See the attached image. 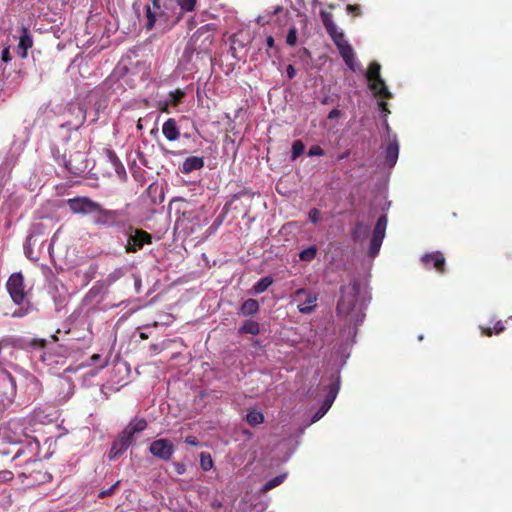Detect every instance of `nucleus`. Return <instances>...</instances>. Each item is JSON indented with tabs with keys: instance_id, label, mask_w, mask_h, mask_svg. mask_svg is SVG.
Masks as SVG:
<instances>
[{
	"instance_id": "1",
	"label": "nucleus",
	"mask_w": 512,
	"mask_h": 512,
	"mask_svg": "<svg viewBox=\"0 0 512 512\" xmlns=\"http://www.w3.org/2000/svg\"><path fill=\"white\" fill-rule=\"evenodd\" d=\"M46 347V340L33 338L30 340L22 338L6 337L0 340V364L10 361L9 356L13 355V349L43 350Z\"/></svg>"
},
{
	"instance_id": "2",
	"label": "nucleus",
	"mask_w": 512,
	"mask_h": 512,
	"mask_svg": "<svg viewBox=\"0 0 512 512\" xmlns=\"http://www.w3.org/2000/svg\"><path fill=\"white\" fill-rule=\"evenodd\" d=\"M147 421L144 418L132 420L113 441L112 447H115L119 453L125 452L129 446L134 444V436L143 432L147 428Z\"/></svg>"
},
{
	"instance_id": "3",
	"label": "nucleus",
	"mask_w": 512,
	"mask_h": 512,
	"mask_svg": "<svg viewBox=\"0 0 512 512\" xmlns=\"http://www.w3.org/2000/svg\"><path fill=\"white\" fill-rule=\"evenodd\" d=\"M360 292V283L351 281L341 287V297L337 303L336 311L339 316H348L354 310Z\"/></svg>"
},
{
	"instance_id": "4",
	"label": "nucleus",
	"mask_w": 512,
	"mask_h": 512,
	"mask_svg": "<svg viewBox=\"0 0 512 512\" xmlns=\"http://www.w3.org/2000/svg\"><path fill=\"white\" fill-rule=\"evenodd\" d=\"M381 66L378 62L373 61L369 64L366 72V79L368 81V87L373 92L375 97L390 99L392 93L386 86L384 79L380 74Z\"/></svg>"
},
{
	"instance_id": "5",
	"label": "nucleus",
	"mask_w": 512,
	"mask_h": 512,
	"mask_svg": "<svg viewBox=\"0 0 512 512\" xmlns=\"http://www.w3.org/2000/svg\"><path fill=\"white\" fill-rule=\"evenodd\" d=\"M213 30L212 24H205L198 28L191 36L188 47L198 54L209 52L214 40Z\"/></svg>"
},
{
	"instance_id": "6",
	"label": "nucleus",
	"mask_w": 512,
	"mask_h": 512,
	"mask_svg": "<svg viewBox=\"0 0 512 512\" xmlns=\"http://www.w3.org/2000/svg\"><path fill=\"white\" fill-rule=\"evenodd\" d=\"M152 243V235L148 232L129 226L127 229V243L125 251L127 253H135L141 250L145 244Z\"/></svg>"
},
{
	"instance_id": "7",
	"label": "nucleus",
	"mask_w": 512,
	"mask_h": 512,
	"mask_svg": "<svg viewBox=\"0 0 512 512\" xmlns=\"http://www.w3.org/2000/svg\"><path fill=\"white\" fill-rule=\"evenodd\" d=\"M6 288L16 305H22L26 302L27 292L25 290L24 276L21 272H15L10 275Z\"/></svg>"
},
{
	"instance_id": "8",
	"label": "nucleus",
	"mask_w": 512,
	"mask_h": 512,
	"mask_svg": "<svg viewBox=\"0 0 512 512\" xmlns=\"http://www.w3.org/2000/svg\"><path fill=\"white\" fill-rule=\"evenodd\" d=\"M67 205L73 214H95L100 209V203L86 196H78L67 200Z\"/></svg>"
},
{
	"instance_id": "9",
	"label": "nucleus",
	"mask_w": 512,
	"mask_h": 512,
	"mask_svg": "<svg viewBox=\"0 0 512 512\" xmlns=\"http://www.w3.org/2000/svg\"><path fill=\"white\" fill-rule=\"evenodd\" d=\"M340 389V380L339 377L332 376L330 379V382L327 385V393L325 395V399L321 405V407L318 409V411L313 415L312 422H316L320 420L330 409L332 406L338 392Z\"/></svg>"
},
{
	"instance_id": "10",
	"label": "nucleus",
	"mask_w": 512,
	"mask_h": 512,
	"mask_svg": "<svg viewBox=\"0 0 512 512\" xmlns=\"http://www.w3.org/2000/svg\"><path fill=\"white\" fill-rule=\"evenodd\" d=\"M38 461L40 459V444L37 439H28L25 445H22L15 452L11 461Z\"/></svg>"
},
{
	"instance_id": "11",
	"label": "nucleus",
	"mask_w": 512,
	"mask_h": 512,
	"mask_svg": "<svg viewBox=\"0 0 512 512\" xmlns=\"http://www.w3.org/2000/svg\"><path fill=\"white\" fill-rule=\"evenodd\" d=\"M149 452L155 458L163 461H170L175 452V447L170 440L161 438L150 443Z\"/></svg>"
},
{
	"instance_id": "12",
	"label": "nucleus",
	"mask_w": 512,
	"mask_h": 512,
	"mask_svg": "<svg viewBox=\"0 0 512 512\" xmlns=\"http://www.w3.org/2000/svg\"><path fill=\"white\" fill-rule=\"evenodd\" d=\"M94 224L104 227H120L124 223L120 220L121 212L119 210L105 209L100 205V209L95 213Z\"/></svg>"
},
{
	"instance_id": "13",
	"label": "nucleus",
	"mask_w": 512,
	"mask_h": 512,
	"mask_svg": "<svg viewBox=\"0 0 512 512\" xmlns=\"http://www.w3.org/2000/svg\"><path fill=\"white\" fill-rule=\"evenodd\" d=\"M35 471L30 473V476L25 481L27 487H35L45 483H49L52 479V475L44 467L41 460L35 461Z\"/></svg>"
},
{
	"instance_id": "14",
	"label": "nucleus",
	"mask_w": 512,
	"mask_h": 512,
	"mask_svg": "<svg viewBox=\"0 0 512 512\" xmlns=\"http://www.w3.org/2000/svg\"><path fill=\"white\" fill-rule=\"evenodd\" d=\"M421 260L427 269L434 268L440 274L446 271L445 257L440 251L424 254Z\"/></svg>"
},
{
	"instance_id": "15",
	"label": "nucleus",
	"mask_w": 512,
	"mask_h": 512,
	"mask_svg": "<svg viewBox=\"0 0 512 512\" xmlns=\"http://www.w3.org/2000/svg\"><path fill=\"white\" fill-rule=\"evenodd\" d=\"M307 295L303 303L298 304V311L302 314H311L317 307L318 297L314 293L308 292L305 288H300L295 292V296Z\"/></svg>"
},
{
	"instance_id": "16",
	"label": "nucleus",
	"mask_w": 512,
	"mask_h": 512,
	"mask_svg": "<svg viewBox=\"0 0 512 512\" xmlns=\"http://www.w3.org/2000/svg\"><path fill=\"white\" fill-rule=\"evenodd\" d=\"M33 46V39L27 27L21 28V36L17 46V53L22 58H27L28 50Z\"/></svg>"
},
{
	"instance_id": "17",
	"label": "nucleus",
	"mask_w": 512,
	"mask_h": 512,
	"mask_svg": "<svg viewBox=\"0 0 512 512\" xmlns=\"http://www.w3.org/2000/svg\"><path fill=\"white\" fill-rule=\"evenodd\" d=\"M152 4H153L152 7L149 5L146 6L147 21H146L145 27L147 30H151L154 27L158 17L159 18L163 17V13L158 12L161 8L160 0H152Z\"/></svg>"
},
{
	"instance_id": "18",
	"label": "nucleus",
	"mask_w": 512,
	"mask_h": 512,
	"mask_svg": "<svg viewBox=\"0 0 512 512\" xmlns=\"http://www.w3.org/2000/svg\"><path fill=\"white\" fill-rule=\"evenodd\" d=\"M338 51L348 68L353 72L357 71L359 67L352 46L348 43L339 47Z\"/></svg>"
},
{
	"instance_id": "19",
	"label": "nucleus",
	"mask_w": 512,
	"mask_h": 512,
	"mask_svg": "<svg viewBox=\"0 0 512 512\" xmlns=\"http://www.w3.org/2000/svg\"><path fill=\"white\" fill-rule=\"evenodd\" d=\"M162 133L168 141H177L180 138V130L174 118L167 119L162 125Z\"/></svg>"
},
{
	"instance_id": "20",
	"label": "nucleus",
	"mask_w": 512,
	"mask_h": 512,
	"mask_svg": "<svg viewBox=\"0 0 512 512\" xmlns=\"http://www.w3.org/2000/svg\"><path fill=\"white\" fill-rule=\"evenodd\" d=\"M204 167V158L198 156H190L186 158L181 167L180 171L183 174H189L195 170L202 169Z\"/></svg>"
},
{
	"instance_id": "21",
	"label": "nucleus",
	"mask_w": 512,
	"mask_h": 512,
	"mask_svg": "<svg viewBox=\"0 0 512 512\" xmlns=\"http://www.w3.org/2000/svg\"><path fill=\"white\" fill-rule=\"evenodd\" d=\"M68 112L71 114H75L74 121H68V125L73 126L74 128L81 127L86 120V111L81 105H72L69 107Z\"/></svg>"
},
{
	"instance_id": "22",
	"label": "nucleus",
	"mask_w": 512,
	"mask_h": 512,
	"mask_svg": "<svg viewBox=\"0 0 512 512\" xmlns=\"http://www.w3.org/2000/svg\"><path fill=\"white\" fill-rule=\"evenodd\" d=\"M399 145L396 139L389 142L385 150V161L389 167H393L398 159Z\"/></svg>"
},
{
	"instance_id": "23",
	"label": "nucleus",
	"mask_w": 512,
	"mask_h": 512,
	"mask_svg": "<svg viewBox=\"0 0 512 512\" xmlns=\"http://www.w3.org/2000/svg\"><path fill=\"white\" fill-rule=\"evenodd\" d=\"M259 310V302L255 299L250 298L242 303V305L239 308V314L245 317L254 316L259 312Z\"/></svg>"
},
{
	"instance_id": "24",
	"label": "nucleus",
	"mask_w": 512,
	"mask_h": 512,
	"mask_svg": "<svg viewBox=\"0 0 512 512\" xmlns=\"http://www.w3.org/2000/svg\"><path fill=\"white\" fill-rule=\"evenodd\" d=\"M369 226L361 222H357L351 232V238L354 242H362L369 234Z\"/></svg>"
},
{
	"instance_id": "25",
	"label": "nucleus",
	"mask_w": 512,
	"mask_h": 512,
	"mask_svg": "<svg viewBox=\"0 0 512 512\" xmlns=\"http://www.w3.org/2000/svg\"><path fill=\"white\" fill-rule=\"evenodd\" d=\"M18 466L21 468V470L18 471V477L21 479L22 483H25L27 478L30 476V473H33L35 471L34 460L16 463L15 467Z\"/></svg>"
},
{
	"instance_id": "26",
	"label": "nucleus",
	"mask_w": 512,
	"mask_h": 512,
	"mask_svg": "<svg viewBox=\"0 0 512 512\" xmlns=\"http://www.w3.org/2000/svg\"><path fill=\"white\" fill-rule=\"evenodd\" d=\"M239 334L258 335L260 333V325L254 320H246L238 329Z\"/></svg>"
},
{
	"instance_id": "27",
	"label": "nucleus",
	"mask_w": 512,
	"mask_h": 512,
	"mask_svg": "<svg viewBox=\"0 0 512 512\" xmlns=\"http://www.w3.org/2000/svg\"><path fill=\"white\" fill-rule=\"evenodd\" d=\"M273 282L274 280L271 276H265L253 285L250 293L254 295L261 294L265 292L273 284Z\"/></svg>"
},
{
	"instance_id": "28",
	"label": "nucleus",
	"mask_w": 512,
	"mask_h": 512,
	"mask_svg": "<svg viewBox=\"0 0 512 512\" xmlns=\"http://www.w3.org/2000/svg\"><path fill=\"white\" fill-rule=\"evenodd\" d=\"M387 222L388 220L386 215L380 216L376 222L372 235L384 238Z\"/></svg>"
},
{
	"instance_id": "29",
	"label": "nucleus",
	"mask_w": 512,
	"mask_h": 512,
	"mask_svg": "<svg viewBox=\"0 0 512 512\" xmlns=\"http://www.w3.org/2000/svg\"><path fill=\"white\" fill-rule=\"evenodd\" d=\"M285 478H286V474H280V475H277V476L273 477L272 479L268 480L261 488V493H267L271 489L279 486L280 484L283 483Z\"/></svg>"
},
{
	"instance_id": "30",
	"label": "nucleus",
	"mask_w": 512,
	"mask_h": 512,
	"mask_svg": "<svg viewBox=\"0 0 512 512\" xmlns=\"http://www.w3.org/2000/svg\"><path fill=\"white\" fill-rule=\"evenodd\" d=\"M320 16H321V20H322L323 25H324V27H325V29H326L328 34L330 32H334V30L338 29L337 26L335 25L334 21H333L331 13L322 10L320 12Z\"/></svg>"
},
{
	"instance_id": "31",
	"label": "nucleus",
	"mask_w": 512,
	"mask_h": 512,
	"mask_svg": "<svg viewBox=\"0 0 512 512\" xmlns=\"http://www.w3.org/2000/svg\"><path fill=\"white\" fill-rule=\"evenodd\" d=\"M282 10L283 7L281 5L276 6L272 11H268L265 14L258 16L257 23L262 26L269 24L271 17L277 15Z\"/></svg>"
},
{
	"instance_id": "32",
	"label": "nucleus",
	"mask_w": 512,
	"mask_h": 512,
	"mask_svg": "<svg viewBox=\"0 0 512 512\" xmlns=\"http://www.w3.org/2000/svg\"><path fill=\"white\" fill-rule=\"evenodd\" d=\"M246 421L250 425L255 426L264 422V415L260 411L252 410L247 413Z\"/></svg>"
},
{
	"instance_id": "33",
	"label": "nucleus",
	"mask_w": 512,
	"mask_h": 512,
	"mask_svg": "<svg viewBox=\"0 0 512 512\" xmlns=\"http://www.w3.org/2000/svg\"><path fill=\"white\" fill-rule=\"evenodd\" d=\"M480 328H481L482 334L485 336H488V337H491L493 335V333L500 334L505 330V326L503 325V323L501 321H497L494 324L493 328L482 327V326Z\"/></svg>"
},
{
	"instance_id": "34",
	"label": "nucleus",
	"mask_w": 512,
	"mask_h": 512,
	"mask_svg": "<svg viewBox=\"0 0 512 512\" xmlns=\"http://www.w3.org/2000/svg\"><path fill=\"white\" fill-rule=\"evenodd\" d=\"M384 238L372 235L370 240L369 255L375 257L380 250Z\"/></svg>"
},
{
	"instance_id": "35",
	"label": "nucleus",
	"mask_w": 512,
	"mask_h": 512,
	"mask_svg": "<svg viewBox=\"0 0 512 512\" xmlns=\"http://www.w3.org/2000/svg\"><path fill=\"white\" fill-rule=\"evenodd\" d=\"M329 36L333 40L337 49H339V47H341V46L348 44V42L345 39L344 33L339 31L338 29L334 30V32H330Z\"/></svg>"
},
{
	"instance_id": "36",
	"label": "nucleus",
	"mask_w": 512,
	"mask_h": 512,
	"mask_svg": "<svg viewBox=\"0 0 512 512\" xmlns=\"http://www.w3.org/2000/svg\"><path fill=\"white\" fill-rule=\"evenodd\" d=\"M169 97L171 106L176 107L182 102L183 98L185 97V92L178 88L174 91H171L169 93Z\"/></svg>"
},
{
	"instance_id": "37",
	"label": "nucleus",
	"mask_w": 512,
	"mask_h": 512,
	"mask_svg": "<svg viewBox=\"0 0 512 512\" xmlns=\"http://www.w3.org/2000/svg\"><path fill=\"white\" fill-rule=\"evenodd\" d=\"M317 254V249L315 246H310L304 250H302L299 254V258L302 261L311 262Z\"/></svg>"
},
{
	"instance_id": "38",
	"label": "nucleus",
	"mask_w": 512,
	"mask_h": 512,
	"mask_svg": "<svg viewBox=\"0 0 512 512\" xmlns=\"http://www.w3.org/2000/svg\"><path fill=\"white\" fill-rule=\"evenodd\" d=\"M213 459L209 453L202 452L200 454V465L204 471H209L213 468Z\"/></svg>"
},
{
	"instance_id": "39",
	"label": "nucleus",
	"mask_w": 512,
	"mask_h": 512,
	"mask_svg": "<svg viewBox=\"0 0 512 512\" xmlns=\"http://www.w3.org/2000/svg\"><path fill=\"white\" fill-rule=\"evenodd\" d=\"M305 145L301 140H296L292 144L291 158L292 160L297 159L304 153Z\"/></svg>"
},
{
	"instance_id": "40",
	"label": "nucleus",
	"mask_w": 512,
	"mask_h": 512,
	"mask_svg": "<svg viewBox=\"0 0 512 512\" xmlns=\"http://www.w3.org/2000/svg\"><path fill=\"white\" fill-rule=\"evenodd\" d=\"M181 10L190 12L193 11L196 6V0H177Z\"/></svg>"
},
{
	"instance_id": "41",
	"label": "nucleus",
	"mask_w": 512,
	"mask_h": 512,
	"mask_svg": "<svg viewBox=\"0 0 512 512\" xmlns=\"http://www.w3.org/2000/svg\"><path fill=\"white\" fill-rule=\"evenodd\" d=\"M10 385L11 393L14 394L16 389V383L14 378L10 374H6L4 377L0 378V385L6 386Z\"/></svg>"
},
{
	"instance_id": "42",
	"label": "nucleus",
	"mask_w": 512,
	"mask_h": 512,
	"mask_svg": "<svg viewBox=\"0 0 512 512\" xmlns=\"http://www.w3.org/2000/svg\"><path fill=\"white\" fill-rule=\"evenodd\" d=\"M20 307L18 309H16L13 313H12V316L13 317H16V318H21V317H24L26 316L29 311H30V308H31V305L30 303L27 302V305L26 306H23L22 305H19Z\"/></svg>"
},
{
	"instance_id": "43",
	"label": "nucleus",
	"mask_w": 512,
	"mask_h": 512,
	"mask_svg": "<svg viewBox=\"0 0 512 512\" xmlns=\"http://www.w3.org/2000/svg\"><path fill=\"white\" fill-rule=\"evenodd\" d=\"M297 42V29L295 27H292L289 29L287 36H286V43L289 46H295Z\"/></svg>"
},
{
	"instance_id": "44",
	"label": "nucleus",
	"mask_w": 512,
	"mask_h": 512,
	"mask_svg": "<svg viewBox=\"0 0 512 512\" xmlns=\"http://www.w3.org/2000/svg\"><path fill=\"white\" fill-rule=\"evenodd\" d=\"M107 156H108L109 160L111 161V163L115 166V169L117 172H119V170H118L119 168L124 170L123 166L121 165L120 160L118 159V157L116 156V154L113 150H107Z\"/></svg>"
},
{
	"instance_id": "45",
	"label": "nucleus",
	"mask_w": 512,
	"mask_h": 512,
	"mask_svg": "<svg viewBox=\"0 0 512 512\" xmlns=\"http://www.w3.org/2000/svg\"><path fill=\"white\" fill-rule=\"evenodd\" d=\"M119 484H120V481H117L116 483L111 485L109 488L101 490L98 494V497L102 499V498L112 495L115 492V490L117 489V487L119 486Z\"/></svg>"
},
{
	"instance_id": "46",
	"label": "nucleus",
	"mask_w": 512,
	"mask_h": 512,
	"mask_svg": "<svg viewBox=\"0 0 512 512\" xmlns=\"http://www.w3.org/2000/svg\"><path fill=\"white\" fill-rule=\"evenodd\" d=\"M323 155H324V150L319 145L311 146L309 151H308V156L309 157L323 156Z\"/></svg>"
},
{
	"instance_id": "47",
	"label": "nucleus",
	"mask_w": 512,
	"mask_h": 512,
	"mask_svg": "<svg viewBox=\"0 0 512 512\" xmlns=\"http://www.w3.org/2000/svg\"><path fill=\"white\" fill-rule=\"evenodd\" d=\"M319 219H320V211L317 208H312L309 211V220L312 223L317 224L319 222Z\"/></svg>"
},
{
	"instance_id": "48",
	"label": "nucleus",
	"mask_w": 512,
	"mask_h": 512,
	"mask_svg": "<svg viewBox=\"0 0 512 512\" xmlns=\"http://www.w3.org/2000/svg\"><path fill=\"white\" fill-rule=\"evenodd\" d=\"M1 60L4 62V63H8L12 60V57H11V54H10V48L9 47H5L3 50H2V53H1Z\"/></svg>"
},
{
	"instance_id": "49",
	"label": "nucleus",
	"mask_w": 512,
	"mask_h": 512,
	"mask_svg": "<svg viewBox=\"0 0 512 512\" xmlns=\"http://www.w3.org/2000/svg\"><path fill=\"white\" fill-rule=\"evenodd\" d=\"M346 10L347 12L352 13L354 16H359L361 14V9L359 5L348 4Z\"/></svg>"
},
{
	"instance_id": "50",
	"label": "nucleus",
	"mask_w": 512,
	"mask_h": 512,
	"mask_svg": "<svg viewBox=\"0 0 512 512\" xmlns=\"http://www.w3.org/2000/svg\"><path fill=\"white\" fill-rule=\"evenodd\" d=\"M185 443H187L190 446L197 447L199 445V440L195 436L188 435L185 438Z\"/></svg>"
},
{
	"instance_id": "51",
	"label": "nucleus",
	"mask_w": 512,
	"mask_h": 512,
	"mask_svg": "<svg viewBox=\"0 0 512 512\" xmlns=\"http://www.w3.org/2000/svg\"><path fill=\"white\" fill-rule=\"evenodd\" d=\"M170 100L169 101H165V102H159L158 106H159V110L161 112H166V113H169V106H170Z\"/></svg>"
},
{
	"instance_id": "52",
	"label": "nucleus",
	"mask_w": 512,
	"mask_h": 512,
	"mask_svg": "<svg viewBox=\"0 0 512 512\" xmlns=\"http://www.w3.org/2000/svg\"><path fill=\"white\" fill-rule=\"evenodd\" d=\"M286 73H287V76H288L289 79L294 78L295 75H296V70H295L294 66L291 65V64L288 65L287 69H286Z\"/></svg>"
},
{
	"instance_id": "53",
	"label": "nucleus",
	"mask_w": 512,
	"mask_h": 512,
	"mask_svg": "<svg viewBox=\"0 0 512 512\" xmlns=\"http://www.w3.org/2000/svg\"><path fill=\"white\" fill-rule=\"evenodd\" d=\"M120 454H121V453H119L115 447H112V446H111L110 451H109V454H108V458H109L110 460H114V459H116Z\"/></svg>"
},
{
	"instance_id": "54",
	"label": "nucleus",
	"mask_w": 512,
	"mask_h": 512,
	"mask_svg": "<svg viewBox=\"0 0 512 512\" xmlns=\"http://www.w3.org/2000/svg\"><path fill=\"white\" fill-rule=\"evenodd\" d=\"M379 108L384 113L385 116L390 113V110L388 109V104L384 101L379 102Z\"/></svg>"
},
{
	"instance_id": "55",
	"label": "nucleus",
	"mask_w": 512,
	"mask_h": 512,
	"mask_svg": "<svg viewBox=\"0 0 512 512\" xmlns=\"http://www.w3.org/2000/svg\"><path fill=\"white\" fill-rule=\"evenodd\" d=\"M175 471L177 474L181 475L185 472V466L182 463H174Z\"/></svg>"
},
{
	"instance_id": "56",
	"label": "nucleus",
	"mask_w": 512,
	"mask_h": 512,
	"mask_svg": "<svg viewBox=\"0 0 512 512\" xmlns=\"http://www.w3.org/2000/svg\"><path fill=\"white\" fill-rule=\"evenodd\" d=\"M340 115V111L338 109H332L328 114V119H334Z\"/></svg>"
},
{
	"instance_id": "57",
	"label": "nucleus",
	"mask_w": 512,
	"mask_h": 512,
	"mask_svg": "<svg viewBox=\"0 0 512 512\" xmlns=\"http://www.w3.org/2000/svg\"><path fill=\"white\" fill-rule=\"evenodd\" d=\"M274 44H275V41H274V38L272 36H268L266 38V45L268 48H272L274 47Z\"/></svg>"
},
{
	"instance_id": "58",
	"label": "nucleus",
	"mask_w": 512,
	"mask_h": 512,
	"mask_svg": "<svg viewBox=\"0 0 512 512\" xmlns=\"http://www.w3.org/2000/svg\"><path fill=\"white\" fill-rule=\"evenodd\" d=\"M187 214H188V212L184 211V212L182 213V217L178 219L177 223H178V224H180V225H182V224H183V222L185 221V219H188V218H187Z\"/></svg>"
},
{
	"instance_id": "59",
	"label": "nucleus",
	"mask_w": 512,
	"mask_h": 512,
	"mask_svg": "<svg viewBox=\"0 0 512 512\" xmlns=\"http://www.w3.org/2000/svg\"><path fill=\"white\" fill-rule=\"evenodd\" d=\"M157 186L155 184H151L148 188H147V192L149 194H151L152 192H156L157 191Z\"/></svg>"
},
{
	"instance_id": "60",
	"label": "nucleus",
	"mask_w": 512,
	"mask_h": 512,
	"mask_svg": "<svg viewBox=\"0 0 512 512\" xmlns=\"http://www.w3.org/2000/svg\"><path fill=\"white\" fill-rule=\"evenodd\" d=\"M30 381L34 383L35 385H38V380L35 376H31Z\"/></svg>"
},
{
	"instance_id": "61",
	"label": "nucleus",
	"mask_w": 512,
	"mask_h": 512,
	"mask_svg": "<svg viewBox=\"0 0 512 512\" xmlns=\"http://www.w3.org/2000/svg\"><path fill=\"white\" fill-rule=\"evenodd\" d=\"M140 338L141 339H147L148 335L142 332V333H140Z\"/></svg>"
},
{
	"instance_id": "62",
	"label": "nucleus",
	"mask_w": 512,
	"mask_h": 512,
	"mask_svg": "<svg viewBox=\"0 0 512 512\" xmlns=\"http://www.w3.org/2000/svg\"><path fill=\"white\" fill-rule=\"evenodd\" d=\"M157 133H158L157 128L151 130V135H156Z\"/></svg>"
},
{
	"instance_id": "63",
	"label": "nucleus",
	"mask_w": 512,
	"mask_h": 512,
	"mask_svg": "<svg viewBox=\"0 0 512 512\" xmlns=\"http://www.w3.org/2000/svg\"><path fill=\"white\" fill-rule=\"evenodd\" d=\"M137 128H138V129H142L141 120H139V121H138Z\"/></svg>"
},
{
	"instance_id": "64",
	"label": "nucleus",
	"mask_w": 512,
	"mask_h": 512,
	"mask_svg": "<svg viewBox=\"0 0 512 512\" xmlns=\"http://www.w3.org/2000/svg\"><path fill=\"white\" fill-rule=\"evenodd\" d=\"M99 357H100L99 355L95 354L92 356V359L97 360Z\"/></svg>"
}]
</instances>
